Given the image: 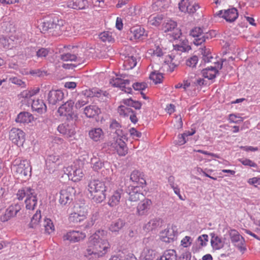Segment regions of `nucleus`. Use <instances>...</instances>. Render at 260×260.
I'll return each mask as SVG.
<instances>
[{"label":"nucleus","mask_w":260,"mask_h":260,"mask_svg":"<svg viewBox=\"0 0 260 260\" xmlns=\"http://www.w3.org/2000/svg\"><path fill=\"white\" fill-rule=\"evenodd\" d=\"M106 233V232L104 230H98L90 237L86 255H94L99 257L107 253L110 246L105 239Z\"/></svg>","instance_id":"f257e3e1"},{"label":"nucleus","mask_w":260,"mask_h":260,"mask_svg":"<svg viewBox=\"0 0 260 260\" xmlns=\"http://www.w3.org/2000/svg\"><path fill=\"white\" fill-rule=\"evenodd\" d=\"M12 169L18 178H26L31 176V166L26 160L15 159L12 164Z\"/></svg>","instance_id":"f03ea898"},{"label":"nucleus","mask_w":260,"mask_h":260,"mask_svg":"<svg viewBox=\"0 0 260 260\" xmlns=\"http://www.w3.org/2000/svg\"><path fill=\"white\" fill-rule=\"evenodd\" d=\"M127 192L129 197L126 201V205L129 208L133 206L132 204L133 202H137L143 197V193L141 192L140 188L138 186H129L127 189Z\"/></svg>","instance_id":"7ed1b4c3"},{"label":"nucleus","mask_w":260,"mask_h":260,"mask_svg":"<svg viewBox=\"0 0 260 260\" xmlns=\"http://www.w3.org/2000/svg\"><path fill=\"white\" fill-rule=\"evenodd\" d=\"M75 189L71 186H68L65 189L60 190L59 202L62 205L70 204L73 201L76 194Z\"/></svg>","instance_id":"20e7f679"},{"label":"nucleus","mask_w":260,"mask_h":260,"mask_svg":"<svg viewBox=\"0 0 260 260\" xmlns=\"http://www.w3.org/2000/svg\"><path fill=\"white\" fill-rule=\"evenodd\" d=\"M63 171L68 176L69 179L74 182L80 180L84 175L82 170L76 166L64 168Z\"/></svg>","instance_id":"39448f33"},{"label":"nucleus","mask_w":260,"mask_h":260,"mask_svg":"<svg viewBox=\"0 0 260 260\" xmlns=\"http://www.w3.org/2000/svg\"><path fill=\"white\" fill-rule=\"evenodd\" d=\"M9 138L17 146H22L25 142V134L19 128H12L9 133Z\"/></svg>","instance_id":"423d86ee"},{"label":"nucleus","mask_w":260,"mask_h":260,"mask_svg":"<svg viewBox=\"0 0 260 260\" xmlns=\"http://www.w3.org/2000/svg\"><path fill=\"white\" fill-rule=\"evenodd\" d=\"M122 138H114L113 141L107 143L110 146L116 150L117 153L120 156H125L127 153V147L125 143L121 139Z\"/></svg>","instance_id":"0eeeda50"},{"label":"nucleus","mask_w":260,"mask_h":260,"mask_svg":"<svg viewBox=\"0 0 260 260\" xmlns=\"http://www.w3.org/2000/svg\"><path fill=\"white\" fill-rule=\"evenodd\" d=\"M20 210L21 206L18 204L10 206L6 209L5 213L1 216V221L3 222L8 221L11 218L15 217Z\"/></svg>","instance_id":"6e6552de"},{"label":"nucleus","mask_w":260,"mask_h":260,"mask_svg":"<svg viewBox=\"0 0 260 260\" xmlns=\"http://www.w3.org/2000/svg\"><path fill=\"white\" fill-rule=\"evenodd\" d=\"M109 183L108 182L101 181L99 180H92L89 181L88 185V190L91 192L100 191L101 190L108 189Z\"/></svg>","instance_id":"1a4fd4ad"},{"label":"nucleus","mask_w":260,"mask_h":260,"mask_svg":"<svg viewBox=\"0 0 260 260\" xmlns=\"http://www.w3.org/2000/svg\"><path fill=\"white\" fill-rule=\"evenodd\" d=\"M86 237L85 234L76 231H70L63 236L64 240H69L71 242H77L83 240Z\"/></svg>","instance_id":"9d476101"},{"label":"nucleus","mask_w":260,"mask_h":260,"mask_svg":"<svg viewBox=\"0 0 260 260\" xmlns=\"http://www.w3.org/2000/svg\"><path fill=\"white\" fill-rule=\"evenodd\" d=\"M72 124L73 123H71V125L66 123H63L58 126L57 129L59 133L64 135L66 138H71L76 134L75 127Z\"/></svg>","instance_id":"9b49d317"},{"label":"nucleus","mask_w":260,"mask_h":260,"mask_svg":"<svg viewBox=\"0 0 260 260\" xmlns=\"http://www.w3.org/2000/svg\"><path fill=\"white\" fill-rule=\"evenodd\" d=\"M36 193L35 190L30 186H24L20 188L16 193L17 199L22 201L26 197V199L30 198Z\"/></svg>","instance_id":"f8f14e48"},{"label":"nucleus","mask_w":260,"mask_h":260,"mask_svg":"<svg viewBox=\"0 0 260 260\" xmlns=\"http://www.w3.org/2000/svg\"><path fill=\"white\" fill-rule=\"evenodd\" d=\"M64 96V93L61 90H52L48 95V101L49 104L55 105L58 102L61 101Z\"/></svg>","instance_id":"ddd939ff"},{"label":"nucleus","mask_w":260,"mask_h":260,"mask_svg":"<svg viewBox=\"0 0 260 260\" xmlns=\"http://www.w3.org/2000/svg\"><path fill=\"white\" fill-rule=\"evenodd\" d=\"M229 234L232 243L236 244L239 242L240 243L237 244V247L238 248L241 250H245L246 248L242 246L245 242L244 238L241 236L236 230H230Z\"/></svg>","instance_id":"4468645a"},{"label":"nucleus","mask_w":260,"mask_h":260,"mask_svg":"<svg viewBox=\"0 0 260 260\" xmlns=\"http://www.w3.org/2000/svg\"><path fill=\"white\" fill-rule=\"evenodd\" d=\"M238 17V13L236 8H232L224 10V14L221 18L224 19L227 22H232L235 21Z\"/></svg>","instance_id":"2eb2a0df"},{"label":"nucleus","mask_w":260,"mask_h":260,"mask_svg":"<svg viewBox=\"0 0 260 260\" xmlns=\"http://www.w3.org/2000/svg\"><path fill=\"white\" fill-rule=\"evenodd\" d=\"M152 205V202L148 199L143 200L137 206V212L139 215L146 214Z\"/></svg>","instance_id":"dca6fc26"},{"label":"nucleus","mask_w":260,"mask_h":260,"mask_svg":"<svg viewBox=\"0 0 260 260\" xmlns=\"http://www.w3.org/2000/svg\"><path fill=\"white\" fill-rule=\"evenodd\" d=\"M68 7L76 10L85 9L88 7L87 0H72L68 3Z\"/></svg>","instance_id":"f3484780"},{"label":"nucleus","mask_w":260,"mask_h":260,"mask_svg":"<svg viewBox=\"0 0 260 260\" xmlns=\"http://www.w3.org/2000/svg\"><path fill=\"white\" fill-rule=\"evenodd\" d=\"M109 127L112 132L114 133L117 135L118 138H125L126 136L124 134L123 131L121 129V124L116 120H112Z\"/></svg>","instance_id":"a211bd4d"},{"label":"nucleus","mask_w":260,"mask_h":260,"mask_svg":"<svg viewBox=\"0 0 260 260\" xmlns=\"http://www.w3.org/2000/svg\"><path fill=\"white\" fill-rule=\"evenodd\" d=\"M31 108L32 111H35L39 113H45L47 111V106L43 101L41 100L33 101Z\"/></svg>","instance_id":"6ab92c4d"},{"label":"nucleus","mask_w":260,"mask_h":260,"mask_svg":"<svg viewBox=\"0 0 260 260\" xmlns=\"http://www.w3.org/2000/svg\"><path fill=\"white\" fill-rule=\"evenodd\" d=\"M201 73L204 78L213 80L216 77V75L219 74V71L216 67H210L203 69Z\"/></svg>","instance_id":"aec40b11"},{"label":"nucleus","mask_w":260,"mask_h":260,"mask_svg":"<svg viewBox=\"0 0 260 260\" xmlns=\"http://www.w3.org/2000/svg\"><path fill=\"white\" fill-rule=\"evenodd\" d=\"M56 22H58V18L57 17L44 21L41 24L40 29H42V31L50 30L52 32Z\"/></svg>","instance_id":"412c9836"},{"label":"nucleus","mask_w":260,"mask_h":260,"mask_svg":"<svg viewBox=\"0 0 260 260\" xmlns=\"http://www.w3.org/2000/svg\"><path fill=\"white\" fill-rule=\"evenodd\" d=\"M130 32L133 35V37L135 39H143V37L147 36L144 28L140 25H136L131 27Z\"/></svg>","instance_id":"4be33fe9"},{"label":"nucleus","mask_w":260,"mask_h":260,"mask_svg":"<svg viewBox=\"0 0 260 260\" xmlns=\"http://www.w3.org/2000/svg\"><path fill=\"white\" fill-rule=\"evenodd\" d=\"M74 102L72 100H69L61 105L57 111L59 114H63L64 112L68 114H74Z\"/></svg>","instance_id":"5701e85b"},{"label":"nucleus","mask_w":260,"mask_h":260,"mask_svg":"<svg viewBox=\"0 0 260 260\" xmlns=\"http://www.w3.org/2000/svg\"><path fill=\"white\" fill-rule=\"evenodd\" d=\"M211 244L213 249L218 250L224 246V242L222 240L221 238L214 233H211Z\"/></svg>","instance_id":"b1692460"},{"label":"nucleus","mask_w":260,"mask_h":260,"mask_svg":"<svg viewBox=\"0 0 260 260\" xmlns=\"http://www.w3.org/2000/svg\"><path fill=\"white\" fill-rule=\"evenodd\" d=\"M122 79L119 78H116L115 79H111L110 81V83L112 86L114 87H119L121 88L122 91L127 92L128 93H132V89L131 87H126L124 85H123Z\"/></svg>","instance_id":"393cba45"},{"label":"nucleus","mask_w":260,"mask_h":260,"mask_svg":"<svg viewBox=\"0 0 260 260\" xmlns=\"http://www.w3.org/2000/svg\"><path fill=\"white\" fill-rule=\"evenodd\" d=\"M176 237V234L172 229L165 230L162 232L161 240L166 243H170L174 241Z\"/></svg>","instance_id":"a878e982"},{"label":"nucleus","mask_w":260,"mask_h":260,"mask_svg":"<svg viewBox=\"0 0 260 260\" xmlns=\"http://www.w3.org/2000/svg\"><path fill=\"white\" fill-rule=\"evenodd\" d=\"M108 189L101 190L90 192L94 202L97 203H101L104 201L106 197V192Z\"/></svg>","instance_id":"bb28decb"},{"label":"nucleus","mask_w":260,"mask_h":260,"mask_svg":"<svg viewBox=\"0 0 260 260\" xmlns=\"http://www.w3.org/2000/svg\"><path fill=\"white\" fill-rule=\"evenodd\" d=\"M122 190L119 189L114 192L113 194L110 198L108 204L111 207H114L118 204L121 199Z\"/></svg>","instance_id":"cd10ccee"},{"label":"nucleus","mask_w":260,"mask_h":260,"mask_svg":"<svg viewBox=\"0 0 260 260\" xmlns=\"http://www.w3.org/2000/svg\"><path fill=\"white\" fill-rule=\"evenodd\" d=\"M86 218V213L82 212L79 213L78 212H74L71 213L69 217V220L71 222L75 223H77L83 221Z\"/></svg>","instance_id":"c85d7f7f"},{"label":"nucleus","mask_w":260,"mask_h":260,"mask_svg":"<svg viewBox=\"0 0 260 260\" xmlns=\"http://www.w3.org/2000/svg\"><path fill=\"white\" fill-rule=\"evenodd\" d=\"M162 220L159 218H155L150 220L145 225L148 231H152L161 226Z\"/></svg>","instance_id":"c756f323"},{"label":"nucleus","mask_w":260,"mask_h":260,"mask_svg":"<svg viewBox=\"0 0 260 260\" xmlns=\"http://www.w3.org/2000/svg\"><path fill=\"white\" fill-rule=\"evenodd\" d=\"M156 260H177L176 251L173 249H169L166 251L159 259Z\"/></svg>","instance_id":"7c9ffc66"},{"label":"nucleus","mask_w":260,"mask_h":260,"mask_svg":"<svg viewBox=\"0 0 260 260\" xmlns=\"http://www.w3.org/2000/svg\"><path fill=\"white\" fill-rule=\"evenodd\" d=\"M214 34V31H209L208 32H206L203 34V35L200 38L195 39L193 41V43L197 46L201 45L203 43L205 42L206 40L211 39L213 34Z\"/></svg>","instance_id":"2f4dec72"},{"label":"nucleus","mask_w":260,"mask_h":260,"mask_svg":"<svg viewBox=\"0 0 260 260\" xmlns=\"http://www.w3.org/2000/svg\"><path fill=\"white\" fill-rule=\"evenodd\" d=\"M37 194L36 193L30 198H27L25 200V207L27 209L34 210L37 204Z\"/></svg>","instance_id":"473e14b6"},{"label":"nucleus","mask_w":260,"mask_h":260,"mask_svg":"<svg viewBox=\"0 0 260 260\" xmlns=\"http://www.w3.org/2000/svg\"><path fill=\"white\" fill-rule=\"evenodd\" d=\"M103 134V132L100 128H95L89 132V137L95 142L100 140Z\"/></svg>","instance_id":"72a5a7b5"},{"label":"nucleus","mask_w":260,"mask_h":260,"mask_svg":"<svg viewBox=\"0 0 260 260\" xmlns=\"http://www.w3.org/2000/svg\"><path fill=\"white\" fill-rule=\"evenodd\" d=\"M0 44L6 49H11L14 47V41L9 37L2 36L0 37Z\"/></svg>","instance_id":"f704fd0d"},{"label":"nucleus","mask_w":260,"mask_h":260,"mask_svg":"<svg viewBox=\"0 0 260 260\" xmlns=\"http://www.w3.org/2000/svg\"><path fill=\"white\" fill-rule=\"evenodd\" d=\"M155 257V252L152 249H146L143 251L140 260H153Z\"/></svg>","instance_id":"c9c22d12"},{"label":"nucleus","mask_w":260,"mask_h":260,"mask_svg":"<svg viewBox=\"0 0 260 260\" xmlns=\"http://www.w3.org/2000/svg\"><path fill=\"white\" fill-rule=\"evenodd\" d=\"M64 21L62 19H58V22L56 23L52 30V35L54 36H59L64 30L63 26Z\"/></svg>","instance_id":"e433bc0d"},{"label":"nucleus","mask_w":260,"mask_h":260,"mask_svg":"<svg viewBox=\"0 0 260 260\" xmlns=\"http://www.w3.org/2000/svg\"><path fill=\"white\" fill-rule=\"evenodd\" d=\"M90 163L92 165L91 167L93 169L98 171L104 167V162L102 161L100 158L93 156L91 158Z\"/></svg>","instance_id":"4c0bfd02"},{"label":"nucleus","mask_w":260,"mask_h":260,"mask_svg":"<svg viewBox=\"0 0 260 260\" xmlns=\"http://www.w3.org/2000/svg\"><path fill=\"white\" fill-rule=\"evenodd\" d=\"M149 79L152 80L155 84L160 83L162 82L164 78L163 74L156 71L152 72L149 75Z\"/></svg>","instance_id":"58836bf2"},{"label":"nucleus","mask_w":260,"mask_h":260,"mask_svg":"<svg viewBox=\"0 0 260 260\" xmlns=\"http://www.w3.org/2000/svg\"><path fill=\"white\" fill-rule=\"evenodd\" d=\"M125 222L122 220L119 219L111 223L109 229L112 232H117L121 230Z\"/></svg>","instance_id":"ea45409f"},{"label":"nucleus","mask_w":260,"mask_h":260,"mask_svg":"<svg viewBox=\"0 0 260 260\" xmlns=\"http://www.w3.org/2000/svg\"><path fill=\"white\" fill-rule=\"evenodd\" d=\"M41 218V211H37V212L33 215L31 219L30 222L28 224L29 228L35 229L37 228V225L40 222Z\"/></svg>","instance_id":"a19ab883"},{"label":"nucleus","mask_w":260,"mask_h":260,"mask_svg":"<svg viewBox=\"0 0 260 260\" xmlns=\"http://www.w3.org/2000/svg\"><path fill=\"white\" fill-rule=\"evenodd\" d=\"M33 115H17L15 119L17 122L28 123L34 120Z\"/></svg>","instance_id":"79ce46f5"},{"label":"nucleus","mask_w":260,"mask_h":260,"mask_svg":"<svg viewBox=\"0 0 260 260\" xmlns=\"http://www.w3.org/2000/svg\"><path fill=\"white\" fill-rule=\"evenodd\" d=\"M123 103L128 106L133 107L136 109H140L142 106L140 102L138 101H134L131 98L123 100Z\"/></svg>","instance_id":"37998d69"},{"label":"nucleus","mask_w":260,"mask_h":260,"mask_svg":"<svg viewBox=\"0 0 260 260\" xmlns=\"http://www.w3.org/2000/svg\"><path fill=\"white\" fill-rule=\"evenodd\" d=\"M43 226L45 228V231L46 233L50 234L54 231V226L52 221L49 218L44 219Z\"/></svg>","instance_id":"c03bdc74"},{"label":"nucleus","mask_w":260,"mask_h":260,"mask_svg":"<svg viewBox=\"0 0 260 260\" xmlns=\"http://www.w3.org/2000/svg\"><path fill=\"white\" fill-rule=\"evenodd\" d=\"M93 112L95 113V114H100L101 113L100 109H99L95 105H90L89 106H87L84 108V114H86L88 113L92 114Z\"/></svg>","instance_id":"a18cd8bd"},{"label":"nucleus","mask_w":260,"mask_h":260,"mask_svg":"<svg viewBox=\"0 0 260 260\" xmlns=\"http://www.w3.org/2000/svg\"><path fill=\"white\" fill-rule=\"evenodd\" d=\"M204 34L202 28L200 27H195L192 28L190 31L189 35L190 36L197 38H200V36Z\"/></svg>","instance_id":"49530a36"},{"label":"nucleus","mask_w":260,"mask_h":260,"mask_svg":"<svg viewBox=\"0 0 260 260\" xmlns=\"http://www.w3.org/2000/svg\"><path fill=\"white\" fill-rule=\"evenodd\" d=\"M178 5L180 11L184 13L187 12L190 7L188 0H181Z\"/></svg>","instance_id":"de8ad7c7"},{"label":"nucleus","mask_w":260,"mask_h":260,"mask_svg":"<svg viewBox=\"0 0 260 260\" xmlns=\"http://www.w3.org/2000/svg\"><path fill=\"white\" fill-rule=\"evenodd\" d=\"M59 156L54 154H51L48 156L46 160L47 166H50L51 164H54L57 161H59Z\"/></svg>","instance_id":"09e8293b"},{"label":"nucleus","mask_w":260,"mask_h":260,"mask_svg":"<svg viewBox=\"0 0 260 260\" xmlns=\"http://www.w3.org/2000/svg\"><path fill=\"white\" fill-rule=\"evenodd\" d=\"M50 52V49L45 48H41L36 51V55L38 58L46 57Z\"/></svg>","instance_id":"8fccbe9b"},{"label":"nucleus","mask_w":260,"mask_h":260,"mask_svg":"<svg viewBox=\"0 0 260 260\" xmlns=\"http://www.w3.org/2000/svg\"><path fill=\"white\" fill-rule=\"evenodd\" d=\"M198 61V57L196 55H194L190 58H188L186 62L187 66L191 67L192 68H196V64Z\"/></svg>","instance_id":"3c124183"},{"label":"nucleus","mask_w":260,"mask_h":260,"mask_svg":"<svg viewBox=\"0 0 260 260\" xmlns=\"http://www.w3.org/2000/svg\"><path fill=\"white\" fill-rule=\"evenodd\" d=\"M60 58L63 61H75L77 58V56L75 54L68 53L60 55Z\"/></svg>","instance_id":"603ef678"},{"label":"nucleus","mask_w":260,"mask_h":260,"mask_svg":"<svg viewBox=\"0 0 260 260\" xmlns=\"http://www.w3.org/2000/svg\"><path fill=\"white\" fill-rule=\"evenodd\" d=\"M135 90H144L148 87V84L146 82H135L132 85Z\"/></svg>","instance_id":"864d4df0"},{"label":"nucleus","mask_w":260,"mask_h":260,"mask_svg":"<svg viewBox=\"0 0 260 260\" xmlns=\"http://www.w3.org/2000/svg\"><path fill=\"white\" fill-rule=\"evenodd\" d=\"M99 37L100 39L104 42H110L113 39L108 31L101 33Z\"/></svg>","instance_id":"5fc2aeb1"},{"label":"nucleus","mask_w":260,"mask_h":260,"mask_svg":"<svg viewBox=\"0 0 260 260\" xmlns=\"http://www.w3.org/2000/svg\"><path fill=\"white\" fill-rule=\"evenodd\" d=\"M125 63L128 64L129 69H132L136 66L137 62L136 58L134 56H131L128 57V59L125 61Z\"/></svg>","instance_id":"6e6d98bb"},{"label":"nucleus","mask_w":260,"mask_h":260,"mask_svg":"<svg viewBox=\"0 0 260 260\" xmlns=\"http://www.w3.org/2000/svg\"><path fill=\"white\" fill-rule=\"evenodd\" d=\"M177 26V23L174 21L170 20L166 23L165 25V31H169L173 30Z\"/></svg>","instance_id":"4d7b16f0"},{"label":"nucleus","mask_w":260,"mask_h":260,"mask_svg":"<svg viewBox=\"0 0 260 260\" xmlns=\"http://www.w3.org/2000/svg\"><path fill=\"white\" fill-rule=\"evenodd\" d=\"M206 53V47H204L203 48H202L201 54L203 55V60H204L205 63H208L211 61V59H213V56L212 55H209V54L205 55Z\"/></svg>","instance_id":"13d9d810"},{"label":"nucleus","mask_w":260,"mask_h":260,"mask_svg":"<svg viewBox=\"0 0 260 260\" xmlns=\"http://www.w3.org/2000/svg\"><path fill=\"white\" fill-rule=\"evenodd\" d=\"M229 119L230 122L240 123L243 121V118L237 115H229Z\"/></svg>","instance_id":"bf43d9fd"},{"label":"nucleus","mask_w":260,"mask_h":260,"mask_svg":"<svg viewBox=\"0 0 260 260\" xmlns=\"http://www.w3.org/2000/svg\"><path fill=\"white\" fill-rule=\"evenodd\" d=\"M9 80L13 84L18 85L22 87H26V84H25V82L22 81L20 79H18L17 77L10 78L9 79Z\"/></svg>","instance_id":"052dcab7"},{"label":"nucleus","mask_w":260,"mask_h":260,"mask_svg":"<svg viewBox=\"0 0 260 260\" xmlns=\"http://www.w3.org/2000/svg\"><path fill=\"white\" fill-rule=\"evenodd\" d=\"M239 160L243 165L248 166L252 167H257V165L255 162L252 161L251 160H250L249 159H239Z\"/></svg>","instance_id":"680f3d73"},{"label":"nucleus","mask_w":260,"mask_h":260,"mask_svg":"<svg viewBox=\"0 0 260 260\" xmlns=\"http://www.w3.org/2000/svg\"><path fill=\"white\" fill-rule=\"evenodd\" d=\"M20 109L21 111L19 112V114H30L29 112V110L30 108V107L28 104H22L20 107Z\"/></svg>","instance_id":"e2e57ef3"},{"label":"nucleus","mask_w":260,"mask_h":260,"mask_svg":"<svg viewBox=\"0 0 260 260\" xmlns=\"http://www.w3.org/2000/svg\"><path fill=\"white\" fill-rule=\"evenodd\" d=\"M29 74L32 75H37L38 77H41L44 76L45 75H46V72H45L44 71H41L39 69L37 70H30L29 71Z\"/></svg>","instance_id":"0e129e2a"},{"label":"nucleus","mask_w":260,"mask_h":260,"mask_svg":"<svg viewBox=\"0 0 260 260\" xmlns=\"http://www.w3.org/2000/svg\"><path fill=\"white\" fill-rule=\"evenodd\" d=\"M198 240L200 242L201 246H204L206 245V242L208 240V236L206 234L203 235L198 237Z\"/></svg>","instance_id":"69168bd1"},{"label":"nucleus","mask_w":260,"mask_h":260,"mask_svg":"<svg viewBox=\"0 0 260 260\" xmlns=\"http://www.w3.org/2000/svg\"><path fill=\"white\" fill-rule=\"evenodd\" d=\"M141 177L140 172L138 171H134L131 175V180L134 182H136L137 179H139Z\"/></svg>","instance_id":"338daca9"},{"label":"nucleus","mask_w":260,"mask_h":260,"mask_svg":"<svg viewBox=\"0 0 260 260\" xmlns=\"http://www.w3.org/2000/svg\"><path fill=\"white\" fill-rule=\"evenodd\" d=\"M191 254L189 252H183L177 260H190Z\"/></svg>","instance_id":"774afa93"}]
</instances>
